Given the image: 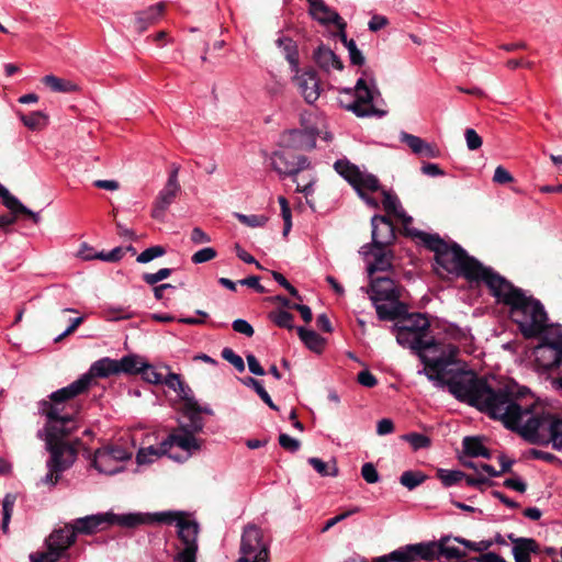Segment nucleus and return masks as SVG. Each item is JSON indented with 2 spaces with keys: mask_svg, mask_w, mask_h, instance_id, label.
Instances as JSON below:
<instances>
[{
  "mask_svg": "<svg viewBox=\"0 0 562 562\" xmlns=\"http://www.w3.org/2000/svg\"><path fill=\"white\" fill-rule=\"evenodd\" d=\"M392 326L396 341L404 348L413 350L425 364L424 372L438 389H447L458 401L470 406L487 382V378L457 366L459 348L452 344L437 342L428 338L430 323L425 314L408 313L397 317Z\"/></svg>",
  "mask_w": 562,
  "mask_h": 562,
  "instance_id": "f257e3e1",
  "label": "nucleus"
},
{
  "mask_svg": "<svg viewBox=\"0 0 562 562\" xmlns=\"http://www.w3.org/2000/svg\"><path fill=\"white\" fill-rule=\"evenodd\" d=\"M516 392V385L488 379L471 406L504 426L517 430L524 438L533 442L551 441L555 449L562 450V419L549 414H533L530 406L522 407Z\"/></svg>",
  "mask_w": 562,
  "mask_h": 562,
  "instance_id": "f03ea898",
  "label": "nucleus"
},
{
  "mask_svg": "<svg viewBox=\"0 0 562 562\" xmlns=\"http://www.w3.org/2000/svg\"><path fill=\"white\" fill-rule=\"evenodd\" d=\"M490 293L498 303L509 307L510 318L517 324L525 338L539 337L551 327L548 325V315L542 303L526 295L521 289L514 286L503 276L496 279Z\"/></svg>",
  "mask_w": 562,
  "mask_h": 562,
  "instance_id": "7ed1b4c3",
  "label": "nucleus"
},
{
  "mask_svg": "<svg viewBox=\"0 0 562 562\" xmlns=\"http://www.w3.org/2000/svg\"><path fill=\"white\" fill-rule=\"evenodd\" d=\"M109 517L110 526L119 525L127 528L150 524H175L180 544L177 548L178 551L175 554L173 561L196 562L199 524L193 519H189L186 513L178 510H165L153 514L130 513L123 515L109 513Z\"/></svg>",
  "mask_w": 562,
  "mask_h": 562,
  "instance_id": "20e7f679",
  "label": "nucleus"
},
{
  "mask_svg": "<svg viewBox=\"0 0 562 562\" xmlns=\"http://www.w3.org/2000/svg\"><path fill=\"white\" fill-rule=\"evenodd\" d=\"M85 380H76L37 403L38 414L46 418L45 434H71L77 428L80 405L76 397L85 393Z\"/></svg>",
  "mask_w": 562,
  "mask_h": 562,
  "instance_id": "39448f33",
  "label": "nucleus"
},
{
  "mask_svg": "<svg viewBox=\"0 0 562 562\" xmlns=\"http://www.w3.org/2000/svg\"><path fill=\"white\" fill-rule=\"evenodd\" d=\"M334 168L337 173L353 188L369 207L373 210L380 209V202L378 199L370 196V193L381 191V194L383 195V210L389 215H393L402 220L405 226L412 223L413 218L405 213L397 195L389 190L382 189L376 176L369 173L366 170H361L357 165L350 162L348 159H338L334 164Z\"/></svg>",
  "mask_w": 562,
  "mask_h": 562,
  "instance_id": "423d86ee",
  "label": "nucleus"
},
{
  "mask_svg": "<svg viewBox=\"0 0 562 562\" xmlns=\"http://www.w3.org/2000/svg\"><path fill=\"white\" fill-rule=\"evenodd\" d=\"M437 265L448 273L463 277L470 282H482L488 290L501 276L490 267L471 257L457 243L448 244L435 258Z\"/></svg>",
  "mask_w": 562,
  "mask_h": 562,
  "instance_id": "0eeeda50",
  "label": "nucleus"
},
{
  "mask_svg": "<svg viewBox=\"0 0 562 562\" xmlns=\"http://www.w3.org/2000/svg\"><path fill=\"white\" fill-rule=\"evenodd\" d=\"M401 288L394 280L386 277L372 278L370 282V300L381 321H395L406 314V304L400 301Z\"/></svg>",
  "mask_w": 562,
  "mask_h": 562,
  "instance_id": "6e6552de",
  "label": "nucleus"
},
{
  "mask_svg": "<svg viewBox=\"0 0 562 562\" xmlns=\"http://www.w3.org/2000/svg\"><path fill=\"white\" fill-rule=\"evenodd\" d=\"M398 562H415L418 559L431 561L443 559V562H454L465 555V552L451 544V537L440 538L438 542L407 544L398 548V553L393 554Z\"/></svg>",
  "mask_w": 562,
  "mask_h": 562,
  "instance_id": "1a4fd4ad",
  "label": "nucleus"
},
{
  "mask_svg": "<svg viewBox=\"0 0 562 562\" xmlns=\"http://www.w3.org/2000/svg\"><path fill=\"white\" fill-rule=\"evenodd\" d=\"M341 97L339 104L347 111L352 112L358 117H382L386 111L374 106V95L379 94L374 82L368 85L367 79L361 77L357 80L355 88H344L340 90Z\"/></svg>",
  "mask_w": 562,
  "mask_h": 562,
  "instance_id": "9d476101",
  "label": "nucleus"
},
{
  "mask_svg": "<svg viewBox=\"0 0 562 562\" xmlns=\"http://www.w3.org/2000/svg\"><path fill=\"white\" fill-rule=\"evenodd\" d=\"M270 167L281 177H291L296 182V191L308 196L314 192V183L316 178L308 176L306 182H299L296 176L311 168V161L306 156L295 155L291 150L282 147V149L273 151L270 157Z\"/></svg>",
  "mask_w": 562,
  "mask_h": 562,
  "instance_id": "9b49d317",
  "label": "nucleus"
},
{
  "mask_svg": "<svg viewBox=\"0 0 562 562\" xmlns=\"http://www.w3.org/2000/svg\"><path fill=\"white\" fill-rule=\"evenodd\" d=\"M371 225L372 243L362 247V249H369L366 250L364 254L371 252L374 257V261L368 267L370 276L376 271H387L391 269V259L384 251V247L395 237L393 224L386 216L379 214L373 215Z\"/></svg>",
  "mask_w": 562,
  "mask_h": 562,
  "instance_id": "f8f14e48",
  "label": "nucleus"
},
{
  "mask_svg": "<svg viewBox=\"0 0 562 562\" xmlns=\"http://www.w3.org/2000/svg\"><path fill=\"white\" fill-rule=\"evenodd\" d=\"M541 336L532 352L537 364L546 370L562 367V326L551 325Z\"/></svg>",
  "mask_w": 562,
  "mask_h": 562,
  "instance_id": "ddd939ff",
  "label": "nucleus"
},
{
  "mask_svg": "<svg viewBox=\"0 0 562 562\" xmlns=\"http://www.w3.org/2000/svg\"><path fill=\"white\" fill-rule=\"evenodd\" d=\"M76 532L70 524L64 528L55 529L45 540V551H37L30 555L31 562H57L66 557L68 549L76 542Z\"/></svg>",
  "mask_w": 562,
  "mask_h": 562,
  "instance_id": "4468645a",
  "label": "nucleus"
},
{
  "mask_svg": "<svg viewBox=\"0 0 562 562\" xmlns=\"http://www.w3.org/2000/svg\"><path fill=\"white\" fill-rule=\"evenodd\" d=\"M239 558L236 562H269V543L263 539L262 529L248 524L241 533Z\"/></svg>",
  "mask_w": 562,
  "mask_h": 562,
  "instance_id": "2eb2a0df",
  "label": "nucleus"
},
{
  "mask_svg": "<svg viewBox=\"0 0 562 562\" xmlns=\"http://www.w3.org/2000/svg\"><path fill=\"white\" fill-rule=\"evenodd\" d=\"M132 452L121 446H105L98 449L93 456V467L100 472L112 475L121 472L123 462L131 459Z\"/></svg>",
  "mask_w": 562,
  "mask_h": 562,
  "instance_id": "dca6fc26",
  "label": "nucleus"
},
{
  "mask_svg": "<svg viewBox=\"0 0 562 562\" xmlns=\"http://www.w3.org/2000/svg\"><path fill=\"white\" fill-rule=\"evenodd\" d=\"M68 435L69 434H55L54 436H49L45 434L46 446L50 452L47 467H52L53 470L65 471L76 459V449L70 443L64 441V438Z\"/></svg>",
  "mask_w": 562,
  "mask_h": 562,
  "instance_id": "f3484780",
  "label": "nucleus"
},
{
  "mask_svg": "<svg viewBox=\"0 0 562 562\" xmlns=\"http://www.w3.org/2000/svg\"><path fill=\"white\" fill-rule=\"evenodd\" d=\"M179 168L175 167L170 172L165 187L159 191L155 199L151 209V217L158 221H164L166 211L173 203L178 193L180 192V184L178 181Z\"/></svg>",
  "mask_w": 562,
  "mask_h": 562,
  "instance_id": "a211bd4d",
  "label": "nucleus"
},
{
  "mask_svg": "<svg viewBox=\"0 0 562 562\" xmlns=\"http://www.w3.org/2000/svg\"><path fill=\"white\" fill-rule=\"evenodd\" d=\"M175 447L180 448L183 452H186L187 459L192 454L193 451L199 450L201 445L199 440L194 437L192 431H189L187 428L181 427L172 431L162 441V452H168L171 459L179 460V457L173 456L171 453V450Z\"/></svg>",
  "mask_w": 562,
  "mask_h": 562,
  "instance_id": "6ab92c4d",
  "label": "nucleus"
},
{
  "mask_svg": "<svg viewBox=\"0 0 562 562\" xmlns=\"http://www.w3.org/2000/svg\"><path fill=\"white\" fill-rule=\"evenodd\" d=\"M316 128L289 130L281 134L280 145L286 149L312 150L316 146Z\"/></svg>",
  "mask_w": 562,
  "mask_h": 562,
  "instance_id": "aec40b11",
  "label": "nucleus"
},
{
  "mask_svg": "<svg viewBox=\"0 0 562 562\" xmlns=\"http://www.w3.org/2000/svg\"><path fill=\"white\" fill-rule=\"evenodd\" d=\"M293 81L308 104H313L318 100L321 94V83L315 70L307 69L301 74L300 71L295 72Z\"/></svg>",
  "mask_w": 562,
  "mask_h": 562,
  "instance_id": "412c9836",
  "label": "nucleus"
},
{
  "mask_svg": "<svg viewBox=\"0 0 562 562\" xmlns=\"http://www.w3.org/2000/svg\"><path fill=\"white\" fill-rule=\"evenodd\" d=\"M109 513H100L80 517L70 522V526L77 535H93L103 531L110 527Z\"/></svg>",
  "mask_w": 562,
  "mask_h": 562,
  "instance_id": "4be33fe9",
  "label": "nucleus"
},
{
  "mask_svg": "<svg viewBox=\"0 0 562 562\" xmlns=\"http://www.w3.org/2000/svg\"><path fill=\"white\" fill-rule=\"evenodd\" d=\"M119 374L117 360L104 357L93 362L89 371L82 374L78 380H85V393L90 389L93 378H109Z\"/></svg>",
  "mask_w": 562,
  "mask_h": 562,
  "instance_id": "5701e85b",
  "label": "nucleus"
},
{
  "mask_svg": "<svg viewBox=\"0 0 562 562\" xmlns=\"http://www.w3.org/2000/svg\"><path fill=\"white\" fill-rule=\"evenodd\" d=\"M165 11V3L159 2L147 9L137 12L133 22V29L137 34H142L148 30L150 25L156 24Z\"/></svg>",
  "mask_w": 562,
  "mask_h": 562,
  "instance_id": "b1692460",
  "label": "nucleus"
},
{
  "mask_svg": "<svg viewBox=\"0 0 562 562\" xmlns=\"http://www.w3.org/2000/svg\"><path fill=\"white\" fill-rule=\"evenodd\" d=\"M508 538L514 542L513 554L516 562H530V554L539 550L538 543L531 538H514L513 535Z\"/></svg>",
  "mask_w": 562,
  "mask_h": 562,
  "instance_id": "393cba45",
  "label": "nucleus"
},
{
  "mask_svg": "<svg viewBox=\"0 0 562 562\" xmlns=\"http://www.w3.org/2000/svg\"><path fill=\"white\" fill-rule=\"evenodd\" d=\"M0 196L3 200V204L12 212L13 215L24 214L29 216L35 224L40 223V213L33 212L23 205L19 199L12 195L2 184H0Z\"/></svg>",
  "mask_w": 562,
  "mask_h": 562,
  "instance_id": "a878e982",
  "label": "nucleus"
},
{
  "mask_svg": "<svg viewBox=\"0 0 562 562\" xmlns=\"http://www.w3.org/2000/svg\"><path fill=\"white\" fill-rule=\"evenodd\" d=\"M310 13L313 19L322 24H335L341 30L346 27V23L341 16L336 11L327 7L323 0L317 2V4L310 10Z\"/></svg>",
  "mask_w": 562,
  "mask_h": 562,
  "instance_id": "bb28decb",
  "label": "nucleus"
},
{
  "mask_svg": "<svg viewBox=\"0 0 562 562\" xmlns=\"http://www.w3.org/2000/svg\"><path fill=\"white\" fill-rule=\"evenodd\" d=\"M315 63L326 72L342 70L344 64L339 57L328 47L319 46L314 53Z\"/></svg>",
  "mask_w": 562,
  "mask_h": 562,
  "instance_id": "cd10ccee",
  "label": "nucleus"
},
{
  "mask_svg": "<svg viewBox=\"0 0 562 562\" xmlns=\"http://www.w3.org/2000/svg\"><path fill=\"white\" fill-rule=\"evenodd\" d=\"M162 384L175 391L177 395L189 405H196V401L192 396V390L182 381L180 374L169 372L164 379Z\"/></svg>",
  "mask_w": 562,
  "mask_h": 562,
  "instance_id": "c85d7f7f",
  "label": "nucleus"
},
{
  "mask_svg": "<svg viewBox=\"0 0 562 562\" xmlns=\"http://www.w3.org/2000/svg\"><path fill=\"white\" fill-rule=\"evenodd\" d=\"M409 236L417 238L427 249L438 256L448 245L438 234H429L418 229H407Z\"/></svg>",
  "mask_w": 562,
  "mask_h": 562,
  "instance_id": "c756f323",
  "label": "nucleus"
},
{
  "mask_svg": "<svg viewBox=\"0 0 562 562\" xmlns=\"http://www.w3.org/2000/svg\"><path fill=\"white\" fill-rule=\"evenodd\" d=\"M276 43L289 61L292 71L299 72V49L296 43L288 36L279 37Z\"/></svg>",
  "mask_w": 562,
  "mask_h": 562,
  "instance_id": "7c9ffc66",
  "label": "nucleus"
},
{
  "mask_svg": "<svg viewBox=\"0 0 562 562\" xmlns=\"http://www.w3.org/2000/svg\"><path fill=\"white\" fill-rule=\"evenodd\" d=\"M401 139L412 149L414 154L423 155L426 157L436 156L435 148L418 136L408 133H402Z\"/></svg>",
  "mask_w": 562,
  "mask_h": 562,
  "instance_id": "2f4dec72",
  "label": "nucleus"
},
{
  "mask_svg": "<svg viewBox=\"0 0 562 562\" xmlns=\"http://www.w3.org/2000/svg\"><path fill=\"white\" fill-rule=\"evenodd\" d=\"M42 82L54 92L69 93L78 90V86L70 80H66L54 75H46Z\"/></svg>",
  "mask_w": 562,
  "mask_h": 562,
  "instance_id": "473e14b6",
  "label": "nucleus"
},
{
  "mask_svg": "<svg viewBox=\"0 0 562 562\" xmlns=\"http://www.w3.org/2000/svg\"><path fill=\"white\" fill-rule=\"evenodd\" d=\"M145 361L137 355H127L117 360L119 373L140 374Z\"/></svg>",
  "mask_w": 562,
  "mask_h": 562,
  "instance_id": "72a5a7b5",
  "label": "nucleus"
},
{
  "mask_svg": "<svg viewBox=\"0 0 562 562\" xmlns=\"http://www.w3.org/2000/svg\"><path fill=\"white\" fill-rule=\"evenodd\" d=\"M297 335L304 345L315 352H321L324 347V339L314 330L297 327Z\"/></svg>",
  "mask_w": 562,
  "mask_h": 562,
  "instance_id": "f704fd0d",
  "label": "nucleus"
},
{
  "mask_svg": "<svg viewBox=\"0 0 562 562\" xmlns=\"http://www.w3.org/2000/svg\"><path fill=\"white\" fill-rule=\"evenodd\" d=\"M20 119L32 131H40L48 124V116L41 111H34L29 114L21 113Z\"/></svg>",
  "mask_w": 562,
  "mask_h": 562,
  "instance_id": "c9c22d12",
  "label": "nucleus"
},
{
  "mask_svg": "<svg viewBox=\"0 0 562 562\" xmlns=\"http://www.w3.org/2000/svg\"><path fill=\"white\" fill-rule=\"evenodd\" d=\"M307 462L322 476L335 477L338 475V467L335 460H331L330 462H325L319 458L312 457L307 460Z\"/></svg>",
  "mask_w": 562,
  "mask_h": 562,
  "instance_id": "e433bc0d",
  "label": "nucleus"
},
{
  "mask_svg": "<svg viewBox=\"0 0 562 562\" xmlns=\"http://www.w3.org/2000/svg\"><path fill=\"white\" fill-rule=\"evenodd\" d=\"M168 454V452H162V442L159 445L158 448H155L154 446H149L147 448H140L136 454L137 463L139 464H146L153 462L155 459Z\"/></svg>",
  "mask_w": 562,
  "mask_h": 562,
  "instance_id": "4c0bfd02",
  "label": "nucleus"
},
{
  "mask_svg": "<svg viewBox=\"0 0 562 562\" xmlns=\"http://www.w3.org/2000/svg\"><path fill=\"white\" fill-rule=\"evenodd\" d=\"M425 480L426 475L420 471H405L400 477L401 484L408 490H414L418 485L423 484Z\"/></svg>",
  "mask_w": 562,
  "mask_h": 562,
  "instance_id": "58836bf2",
  "label": "nucleus"
},
{
  "mask_svg": "<svg viewBox=\"0 0 562 562\" xmlns=\"http://www.w3.org/2000/svg\"><path fill=\"white\" fill-rule=\"evenodd\" d=\"M124 256V250L122 247H115L111 251L104 252L100 251L94 255H85V260L100 259L106 262H116L122 259Z\"/></svg>",
  "mask_w": 562,
  "mask_h": 562,
  "instance_id": "ea45409f",
  "label": "nucleus"
},
{
  "mask_svg": "<svg viewBox=\"0 0 562 562\" xmlns=\"http://www.w3.org/2000/svg\"><path fill=\"white\" fill-rule=\"evenodd\" d=\"M246 385L251 386L258 396L273 411H279V407L273 403L268 392L262 386L261 382L254 379L248 378L246 381Z\"/></svg>",
  "mask_w": 562,
  "mask_h": 562,
  "instance_id": "a19ab883",
  "label": "nucleus"
},
{
  "mask_svg": "<svg viewBox=\"0 0 562 562\" xmlns=\"http://www.w3.org/2000/svg\"><path fill=\"white\" fill-rule=\"evenodd\" d=\"M499 463H501V470H495L494 467L490 464H482V469L485 473H487L491 477H496L502 475L503 473L510 472L512 465L514 463L513 460L508 459L506 456L501 454L498 457Z\"/></svg>",
  "mask_w": 562,
  "mask_h": 562,
  "instance_id": "79ce46f5",
  "label": "nucleus"
},
{
  "mask_svg": "<svg viewBox=\"0 0 562 562\" xmlns=\"http://www.w3.org/2000/svg\"><path fill=\"white\" fill-rule=\"evenodd\" d=\"M403 439L407 441L414 450L428 448L430 446V439L419 432H411L403 436Z\"/></svg>",
  "mask_w": 562,
  "mask_h": 562,
  "instance_id": "37998d69",
  "label": "nucleus"
},
{
  "mask_svg": "<svg viewBox=\"0 0 562 562\" xmlns=\"http://www.w3.org/2000/svg\"><path fill=\"white\" fill-rule=\"evenodd\" d=\"M272 322L281 328H293V315L284 310H279L270 314Z\"/></svg>",
  "mask_w": 562,
  "mask_h": 562,
  "instance_id": "c03bdc74",
  "label": "nucleus"
},
{
  "mask_svg": "<svg viewBox=\"0 0 562 562\" xmlns=\"http://www.w3.org/2000/svg\"><path fill=\"white\" fill-rule=\"evenodd\" d=\"M438 475L445 486H452L465 477V474L458 470H440Z\"/></svg>",
  "mask_w": 562,
  "mask_h": 562,
  "instance_id": "a18cd8bd",
  "label": "nucleus"
},
{
  "mask_svg": "<svg viewBox=\"0 0 562 562\" xmlns=\"http://www.w3.org/2000/svg\"><path fill=\"white\" fill-rule=\"evenodd\" d=\"M166 254V249L162 246H151L143 250L137 256V262L147 263L156 258H159Z\"/></svg>",
  "mask_w": 562,
  "mask_h": 562,
  "instance_id": "49530a36",
  "label": "nucleus"
},
{
  "mask_svg": "<svg viewBox=\"0 0 562 562\" xmlns=\"http://www.w3.org/2000/svg\"><path fill=\"white\" fill-rule=\"evenodd\" d=\"M484 448V445L479 438L475 437H465L463 439V449L464 452L473 458L480 457V453L482 449Z\"/></svg>",
  "mask_w": 562,
  "mask_h": 562,
  "instance_id": "de8ad7c7",
  "label": "nucleus"
},
{
  "mask_svg": "<svg viewBox=\"0 0 562 562\" xmlns=\"http://www.w3.org/2000/svg\"><path fill=\"white\" fill-rule=\"evenodd\" d=\"M235 216L241 224L249 227H261L268 221L267 216L258 214L246 215L241 213H236Z\"/></svg>",
  "mask_w": 562,
  "mask_h": 562,
  "instance_id": "09e8293b",
  "label": "nucleus"
},
{
  "mask_svg": "<svg viewBox=\"0 0 562 562\" xmlns=\"http://www.w3.org/2000/svg\"><path fill=\"white\" fill-rule=\"evenodd\" d=\"M140 375L143 380L150 384H162L164 376L159 373L156 368L149 363H145L144 369H142Z\"/></svg>",
  "mask_w": 562,
  "mask_h": 562,
  "instance_id": "8fccbe9b",
  "label": "nucleus"
},
{
  "mask_svg": "<svg viewBox=\"0 0 562 562\" xmlns=\"http://www.w3.org/2000/svg\"><path fill=\"white\" fill-rule=\"evenodd\" d=\"M278 202L281 207V216L284 222L283 235H288L292 227V214L288 200L284 196H279Z\"/></svg>",
  "mask_w": 562,
  "mask_h": 562,
  "instance_id": "3c124183",
  "label": "nucleus"
},
{
  "mask_svg": "<svg viewBox=\"0 0 562 562\" xmlns=\"http://www.w3.org/2000/svg\"><path fill=\"white\" fill-rule=\"evenodd\" d=\"M222 358L229 362L238 372H243L245 370V363L240 356L235 353V351L228 347L222 350Z\"/></svg>",
  "mask_w": 562,
  "mask_h": 562,
  "instance_id": "603ef678",
  "label": "nucleus"
},
{
  "mask_svg": "<svg viewBox=\"0 0 562 562\" xmlns=\"http://www.w3.org/2000/svg\"><path fill=\"white\" fill-rule=\"evenodd\" d=\"M216 256L217 251L214 248L205 247L194 252L191 260L193 263L200 265L213 260Z\"/></svg>",
  "mask_w": 562,
  "mask_h": 562,
  "instance_id": "864d4df0",
  "label": "nucleus"
},
{
  "mask_svg": "<svg viewBox=\"0 0 562 562\" xmlns=\"http://www.w3.org/2000/svg\"><path fill=\"white\" fill-rule=\"evenodd\" d=\"M171 273H172V269L161 268L155 273H144L143 280L145 281V283H147L149 285H155L158 282L169 278L171 276Z\"/></svg>",
  "mask_w": 562,
  "mask_h": 562,
  "instance_id": "5fc2aeb1",
  "label": "nucleus"
},
{
  "mask_svg": "<svg viewBox=\"0 0 562 562\" xmlns=\"http://www.w3.org/2000/svg\"><path fill=\"white\" fill-rule=\"evenodd\" d=\"M454 541L463 544L465 548L475 551V552H483L486 551L490 547H492L493 542L491 540H482L479 542H473L463 538L456 537L453 539Z\"/></svg>",
  "mask_w": 562,
  "mask_h": 562,
  "instance_id": "6e6d98bb",
  "label": "nucleus"
},
{
  "mask_svg": "<svg viewBox=\"0 0 562 562\" xmlns=\"http://www.w3.org/2000/svg\"><path fill=\"white\" fill-rule=\"evenodd\" d=\"M361 476L369 484L378 483L380 475L373 463L367 462L361 468Z\"/></svg>",
  "mask_w": 562,
  "mask_h": 562,
  "instance_id": "4d7b16f0",
  "label": "nucleus"
},
{
  "mask_svg": "<svg viewBox=\"0 0 562 562\" xmlns=\"http://www.w3.org/2000/svg\"><path fill=\"white\" fill-rule=\"evenodd\" d=\"M347 49L352 65L362 66L364 64V57L353 40L347 43Z\"/></svg>",
  "mask_w": 562,
  "mask_h": 562,
  "instance_id": "13d9d810",
  "label": "nucleus"
},
{
  "mask_svg": "<svg viewBox=\"0 0 562 562\" xmlns=\"http://www.w3.org/2000/svg\"><path fill=\"white\" fill-rule=\"evenodd\" d=\"M279 445L290 452H296L301 447V442L288 434H281L279 436Z\"/></svg>",
  "mask_w": 562,
  "mask_h": 562,
  "instance_id": "bf43d9fd",
  "label": "nucleus"
},
{
  "mask_svg": "<svg viewBox=\"0 0 562 562\" xmlns=\"http://www.w3.org/2000/svg\"><path fill=\"white\" fill-rule=\"evenodd\" d=\"M360 509L358 507H353L345 513H341L339 515H336L335 517L328 519L326 521V524L324 525V527L322 528V531L323 532H326L328 531L331 527H334L336 524L345 520L346 518H348L349 516L353 515V514H357Z\"/></svg>",
  "mask_w": 562,
  "mask_h": 562,
  "instance_id": "052dcab7",
  "label": "nucleus"
},
{
  "mask_svg": "<svg viewBox=\"0 0 562 562\" xmlns=\"http://www.w3.org/2000/svg\"><path fill=\"white\" fill-rule=\"evenodd\" d=\"M464 136L470 150H476L482 146V138L473 128H467Z\"/></svg>",
  "mask_w": 562,
  "mask_h": 562,
  "instance_id": "680f3d73",
  "label": "nucleus"
},
{
  "mask_svg": "<svg viewBox=\"0 0 562 562\" xmlns=\"http://www.w3.org/2000/svg\"><path fill=\"white\" fill-rule=\"evenodd\" d=\"M272 277L282 288H284L290 295L300 299L299 291L285 279V277L277 271L272 272Z\"/></svg>",
  "mask_w": 562,
  "mask_h": 562,
  "instance_id": "e2e57ef3",
  "label": "nucleus"
},
{
  "mask_svg": "<svg viewBox=\"0 0 562 562\" xmlns=\"http://www.w3.org/2000/svg\"><path fill=\"white\" fill-rule=\"evenodd\" d=\"M514 178L507 169H505L503 166L496 167L493 176L494 182L498 184H506L512 182Z\"/></svg>",
  "mask_w": 562,
  "mask_h": 562,
  "instance_id": "0e129e2a",
  "label": "nucleus"
},
{
  "mask_svg": "<svg viewBox=\"0 0 562 562\" xmlns=\"http://www.w3.org/2000/svg\"><path fill=\"white\" fill-rule=\"evenodd\" d=\"M232 326L236 333L244 334L247 337H251L255 333L252 326L247 321L241 318L235 319Z\"/></svg>",
  "mask_w": 562,
  "mask_h": 562,
  "instance_id": "69168bd1",
  "label": "nucleus"
},
{
  "mask_svg": "<svg viewBox=\"0 0 562 562\" xmlns=\"http://www.w3.org/2000/svg\"><path fill=\"white\" fill-rule=\"evenodd\" d=\"M188 417L190 420V424L188 425V427H190L189 431H192L193 434L202 430L204 423L199 413L195 411H189Z\"/></svg>",
  "mask_w": 562,
  "mask_h": 562,
  "instance_id": "338daca9",
  "label": "nucleus"
},
{
  "mask_svg": "<svg viewBox=\"0 0 562 562\" xmlns=\"http://www.w3.org/2000/svg\"><path fill=\"white\" fill-rule=\"evenodd\" d=\"M463 562H507L499 554L494 552L483 553L480 557L464 560Z\"/></svg>",
  "mask_w": 562,
  "mask_h": 562,
  "instance_id": "774afa93",
  "label": "nucleus"
}]
</instances>
